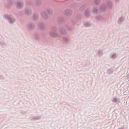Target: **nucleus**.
<instances>
[{
	"label": "nucleus",
	"instance_id": "1",
	"mask_svg": "<svg viewBox=\"0 0 129 129\" xmlns=\"http://www.w3.org/2000/svg\"><path fill=\"white\" fill-rule=\"evenodd\" d=\"M23 6V4L21 1H20L19 3H18L17 5V6L18 9L21 8Z\"/></svg>",
	"mask_w": 129,
	"mask_h": 129
},
{
	"label": "nucleus",
	"instance_id": "2",
	"mask_svg": "<svg viewBox=\"0 0 129 129\" xmlns=\"http://www.w3.org/2000/svg\"><path fill=\"white\" fill-rule=\"evenodd\" d=\"M9 21L11 23H12L15 21V19L13 18H11V19H8Z\"/></svg>",
	"mask_w": 129,
	"mask_h": 129
},
{
	"label": "nucleus",
	"instance_id": "3",
	"mask_svg": "<svg viewBox=\"0 0 129 129\" xmlns=\"http://www.w3.org/2000/svg\"><path fill=\"white\" fill-rule=\"evenodd\" d=\"M29 14H30L31 13V10L29 9Z\"/></svg>",
	"mask_w": 129,
	"mask_h": 129
}]
</instances>
